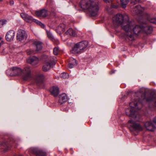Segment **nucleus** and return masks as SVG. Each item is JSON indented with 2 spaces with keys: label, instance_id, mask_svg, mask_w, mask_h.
Returning <instances> with one entry per match:
<instances>
[{
  "label": "nucleus",
  "instance_id": "b1692460",
  "mask_svg": "<svg viewBox=\"0 0 156 156\" xmlns=\"http://www.w3.org/2000/svg\"><path fill=\"white\" fill-rule=\"evenodd\" d=\"M121 4L123 8H125L129 2V0H120Z\"/></svg>",
  "mask_w": 156,
  "mask_h": 156
},
{
  "label": "nucleus",
  "instance_id": "412c9836",
  "mask_svg": "<svg viewBox=\"0 0 156 156\" xmlns=\"http://www.w3.org/2000/svg\"><path fill=\"white\" fill-rule=\"evenodd\" d=\"M66 34L73 37H75L76 35L75 31L72 28L69 29L66 32Z\"/></svg>",
  "mask_w": 156,
  "mask_h": 156
},
{
  "label": "nucleus",
  "instance_id": "4468645a",
  "mask_svg": "<svg viewBox=\"0 0 156 156\" xmlns=\"http://www.w3.org/2000/svg\"><path fill=\"white\" fill-rule=\"evenodd\" d=\"M142 28L143 29V32L147 34L151 33L153 30L152 27L149 25H147L146 24H144L142 26Z\"/></svg>",
  "mask_w": 156,
  "mask_h": 156
},
{
  "label": "nucleus",
  "instance_id": "473e14b6",
  "mask_svg": "<svg viewBox=\"0 0 156 156\" xmlns=\"http://www.w3.org/2000/svg\"><path fill=\"white\" fill-rule=\"evenodd\" d=\"M106 3H110L112 2L114 0H103Z\"/></svg>",
  "mask_w": 156,
  "mask_h": 156
},
{
  "label": "nucleus",
  "instance_id": "c9c22d12",
  "mask_svg": "<svg viewBox=\"0 0 156 156\" xmlns=\"http://www.w3.org/2000/svg\"><path fill=\"white\" fill-rule=\"evenodd\" d=\"M153 123L155 125H156V116L153 119Z\"/></svg>",
  "mask_w": 156,
  "mask_h": 156
},
{
  "label": "nucleus",
  "instance_id": "2f4dec72",
  "mask_svg": "<svg viewBox=\"0 0 156 156\" xmlns=\"http://www.w3.org/2000/svg\"><path fill=\"white\" fill-rule=\"evenodd\" d=\"M74 66H75L74 65H73V64L71 63L70 62H69V63L68 64V67L69 68H71V69L73 68Z\"/></svg>",
  "mask_w": 156,
  "mask_h": 156
},
{
  "label": "nucleus",
  "instance_id": "ddd939ff",
  "mask_svg": "<svg viewBox=\"0 0 156 156\" xmlns=\"http://www.w3.org/2000/svg\"><path fill=\"white\" fill-rule=\"evenodd\" d=\"M44 79V76L42 74H40L37 75L35 78V80L37 83V84L39 86L43 83Z\"/></svg>",
  "mask_w": 156,
  "mask_h": 156
},
{
  "label": "nucleus",
  "instance_id": "bb28decb",
  "mask_svg": "<svg viewBox=\"0 0 156 156\" xmlns=\"http://www.w3.org/2000/svg\"><path fill=\"white\" fill-rule=\"evenodd\" d=\"M69 62L75 66H76L77 65V61L73 58H71L70 59Z\"/></svg>",
  "mask_w": 156,
  "mask_h": 156
},
{
  "label": "nucleus",
  "instance_id": "c85d7f7f",
  "mask_svg": "<svg viewBox=\"0 0 156 156\" xmlns=\"http://www.w3.org/2000/svg\"><path fill=\"white\" fill-rule=\"evenodd\" d=\"M61 78L64 79H66L68 77V75L66 73H63L60 75Z\"/></svg>",
  "mask_w": 156,
  "mask_h": 156
},
{
  "label": "nucleus",
  "instance_id": "39448f33",
  "mask_svg": "<svg viewBox=\"0 0 156 156\" xmlns=\"http://www.w3.org/2000/svg\"><path fill=\"white\" fill-rule=\"evenodd\" d=\"M88 42L87 41H83L76 44L71 52L74 54H79L85 51L87 46Z\"/></svg>",
  "mask_w": 156,
  "mask_h": 156
},
{
  "label": "nucleus",
  "instance_id": "9b49d317",
  "mask_svg": "<svg viewBox=\"0 0 156 156\" xmlns=\"http://www.w3.org/2000/svg\"><path fill=\"white\" fill-rule=\"evenodd\" d=\"M146 129L150 131H153L156 128L155 125L151 122H147L144 124Z\"/></svg>",
  "mask_w": 156,
  "mask_h": 156
},
{
  "label": "nucleus",
  "instance_id": "5701e85b",
  "mask_svg": "<svg viewBox=\"0 0 156 156\" xmlns=\"http://www.w3.org/2000/svg\"><path fill=\"white\" fill-rule=\"evenodd\" d=\"M34 44L36 46L37 48L36 50L38 51L41 50L42 48V43L40 41H35L34 43Z\"/></svg>",
  "mask_w": 156,
  "mask_h": 156
},
{
  "label": "nucleus",
  "instance_id": "f3484780",
  "mask_svg": "<svg viewBox=\"0 0 156 156\" xmlns=\"http://www.w3.org/2000/svg\"><path fill=\"white\" fill-rule=\"evenodd\" d=\"M27 62L33 65H34L37 64L38 62V58L35 56L30 58L27 60Z\"/></svg>",
  "mask_w": 156,
  "mask_h": 156
},
{
  "label": "nucleus",
  "instance_id": "6ab92c4d",
  "mask_svg": "<svg viewBox=\"0 0 156 156\" xmlns=\"http://www.w3.org/2000/svg\"><path fill=\"white\" fill-rule=\"evenodd\" d=\"M35 14L38 17H45L47 15V11L45 9L37 11L36 12Z\"/></svg>",
  "mask_w": 156,
  "mask_h": 156
},
{
  "label": "nucleus",
  "instance_id": "72a5a7b5",
  "mask_svg": "<svg viewBox=\"0 0 156 156\" xmlns=\"http://www.w3.org/2000/svg\"><path fill=\"white\" fill-rule=\"evenodd\" d=\"M1 144L2 145L4 146L5 145L6 146H7L8 144L7 143L5 142H1Z\"/></svg>",
  "mask_w": 156,
  "mask_h": 156
},
{
  "label": "nucleus",
  "instance_id": "cd10ccee",
  "mask_svg": "<svg viewBox=\"0 0 156 156\" xmlns=\"http://www.w3.org/2000/svg\"><path fill=\"white\" fill-rule=\"evenodd\" d=\"M34 22L36 23L38 25H40L41 27L42 28H44V25L38 20H34Z\"/></svg>",
  "mask_w": 156,
  "mask_h": 156
},
{
  "label": "nucleus",
  "instance_id": "f704fd0d",
  "mask_svg": "<svg viewBox=\"0 0 156 156\" xmlns=\"http://www.w3.org/2000/svg\"><path fill=\"white\" fill-rule=\"evenodd\" d=\"M138 2H137V0H135L134 1H133L132 2V3L133 5H135Z\"/></svg>",
  "mask_w": 156,
  "mask_h": 156
},
{
  "label": "nucleus",
  "instance_id": "dca6fc26",
  "mask_svg": "<svg viewBox=\"0 0 156 156\" xmlns=\"http://www.w3.org/2000/svg\"><path fill=\"white\" fill-rule=\"evenodd\" d=\"M67 100L66 95L65 93H62L59 96V99L58 101L59 103L61 105L66 102Z\"/></svg>",
  "mask_w": 156,
  "mask_h": 156
},
{
  "label": "nucleus",
  "instance_id": "7c9ffc66",
  "mask_svg": "<svg viewBox=\"0 0 156 156\" xmlns=\"http://www.w3.org/2000/svg\"><path fill=\"white\" fill-rule=\"evenodd\" d=\"M27 54L28 55H30L32 54H34L35 52L31 50H28L27 51Z\"/></svg>",
  "mask_w": 156,
  "mask_h": 156
},
{
  "label": "nucleus",
  "instance_id": "423d86ee",
  "mask_svg": "<svg viewBox=\"0 0 156 156\" xmlns=\"http://www.w3.org/2000/svg\"><path fill=\"white\" fill-rule=\"evenodd\" d=\"M46 57L47 58L42 67L43 70L44 72H47L52 68L57 61L55 58L52 57H47V56H46Z\"/></svg>",
  "mask_w": 156,
  "mask_h": 156
},
{
  "label": "nucleus",
  "instance_id": "393cba45",
  "mask_svg": "<svg viewBox=\"0 0 156 156\" xmlns=\"http://www.w3.org/2000/svg\"><path fill=\"white\" fill-rule=\"evenodd\" d=\"M46 32L48 37L50 40L53 41L54 40V39L51 33L49 31H47Z\"/></svg>",
  "mask_w": 156,
  "mask_h": 156
},
{
  "label": "nucleus",
  "instance_id": "f03ea898",
  "mask_svg": "<svg viewBox=\"0 0 156 156\" xmlns=\"http://www.w3.org/2000/svg\"><path fill=\"white\" fill-rule=\"evenodd\" d=\"M134 96V101L129 103L130 107L126 110V113L127 115L132 118H135L136 121H139L140 118V115L136 114V112L137 110L140 109L138 107L137 105V103L140 101V97H141L142 99H145L147 101H152L154 103V106L156 107V94H155L153 96H151L148 98H145L143 90L142 89H140L135 93Z\"/></svg>",
  "mask_w": 156,
  "mask_h": 156
},
{
  "label": "nucleus",
  "instance_id": "9d476101",
  "mask_svg": "<svg viewBox=\"0 0 156 156\" xmlns=\"http://www.w3.org/2000/svg\"><path fill=\"white\" fill-rule=\"evenodd\" d=\"M21 17L26 22L29 23H31L32 22H34V19H33L32 17L29 16L25 13H22L20 14Z\"/></svg>",
  "mask_w": 156,
  "mask_h": 156
},
{
  "label": "nucleus",
  "instance_id": "ea45409f",
  "mask_svg": "<svg viewBox=\"0 0 156 156\" xmlns=\"http://www.w3.org/2000/svg\"><path fill=\"white\" fill-rule=\"evenodd\" d=\"M138 2H140V0H137Z\"/></svg>",
  "mask_w": 156,
  "mask_h": 156
},
{
  "label": "nucleus",
  "instance_id": "e433bc0d",
  "mask_svg": "<svg viewBox=\"0 0 156 156\" xmlns=\"http://www.w3.org/2000/svg\"><path fill=\"white\" fill-rule=\"evenodd\" d=\"M111 7L112 8H117L118 7V6L117 5H112L111 6Z\"/></svg>",
  "mask_w": 156,
  "mask_h": 156
},
{
  "label": "nucleus",
  "instance_id": "6e6552de",
  "mask_svg": "<svg viewBox=\"0 0 156 156\" xmlns=\"http://www.w3.org/2000/svg\"><path fill=\"white\" fill-rule=\"evenodd\" d=\"M128 123L130 128L134 130L140 131L143 129L142 126L137 122L131 120L128 121Z\"/></svg>",
  "mask_w": 156,
  "mask_h": 156
},
{
  "label": "nucleus",
  "instance_id": "aec40b11",
  "mask_svg": "<svg viewBox=\"0 0 156 156\" xmlns=\"http://www.w3.org/2000/svg\"><path fill=\"white\" fill-rule=\"evenodd\" d=\"M145 18L147 19L150 23L156 24V18H150L149 14L147 13H145L144 14Z\"/></svg>",
  "mask_w": 156,
  "mask_h": 156
},
{
  "label": "nucleus",
  "instance_id": "1a4fd4ad",
  "mask_svg": "<svg viewBox=\"0 0 156 156\" xmlns=\"http://www.w3.org/2000/svg\"><path fill=\"white\" fill-rule=\"evenodd\" d=\"M27 35L25 31L22 30H18L16 36L17 39L19 41H22L26 39Z\"/></svg>",
  "mask_w": 156,
  "mask_h": 156
},
{
  "label": "nucleus",
  "instance_id": "58836bf2",
  "mask_svg": "<svg viewBox=\"0 0 156 156\" xmlns=\"http://www.w3.org/2000/svg\"><path fill=\"white\" fill-rule=\"evenodd\" d=\"M14 2L13 1H11L10 2V4L11 5H12L13 4Z\"/></svg>",
  "mask_w": 156,
  "mask_h": 156
},
{
  "label": "nucleus",
  "instance_id": "4be33fe9",
  "mask_svg": "<svg viewBox=\"0 0 156 156\" xmlns=\"http://www.w3.org/2000/svg\"><path fill=\"white\" fill-rule=\"evenodd\" d=\"M65 26L64 24L62 23L60 24L58 26L57 33L60 34L61 33L64 32L65 31Z\"/></svg>",
  "mask_w": 156,
  "mask_h": 156
},
{
  "label": "nucleus",
  "instance_id": "7ed1b4c3",
  "mask_svg": "<svg viewBox=\"0 0 156 156\" xmlns=\"http://www.w3.org/2000/svg\"><path fill=\"white\" fill-rule=\"evenodd\" d=\"M80 5L83 9L87 10L92 16L96 15L99 10L98 4L92 0H81Z\"/></svg>",
  "mask_w": 156,
  "mask_h": 156
},
{
  "label": "nucleus",
  "instance_id": "20e7f679",
  "mask_svg": "<svg viewBox=\"0 0 156 156\" xmlns=\"http://www.w3.org/2000/svg\"><path fill=\"white\" fill-rule=\"evenodd\" d=\"M10 70L12 75L22 76L24 80H27L31 77L30 69L28 66H26L23 70L18 67L14 66L10 68Z\"/></svg>",
  "mask_w": 156,
  "mask_h": 156
},
{
  "label": "nucleus",
  "instance_id": "f257e3e1",
  "mask_svg": "<svg viewBox=\"0 0 156 156\" xmlns=\"http://www.w3.org/2000/svg\"><path fill=\"white\" fill-rule=\"evenodd\" d=\"M112 20L114 23L121 25L125 32V37L129 41L133 40L135 35L138 36L143 32L142 26L134 25L133 22L129 21V16L126 14H117L113 18Z\"/></svg>",
  "mask_w": 156,
  "mask_h": 156
},
{
  "label": "nucleus",
  "instance_id": "f8f14e48",
  "mask_svg": "<svg viewBox=\"0 0 156 156\" xmlns=\"http://www.w3.org/2000/svg\"><path fill=\"white\" fill-rule=\"evenodd\" d=\"M15 33L13 30L8 31L6 34L5 38L6 40L9 41L13 40L15 36Z\"/></svg>",
  "mask_w": 156,
  "mask_h": 156
},
{
  "label": "nucleus",
  "instance_id": "a878e982",
  "mask_svg": "<svg viewBox=\"0 0 156 156\" xmlns=\"http://www.w3.org/2000/svg\"><path fill=\"white\" fill-rule=\"evenodd\" d=\"M7 23V21L5 20H0V28L2 27L3 25H5Z\"/></svg>",
  "mask_w": 156,
  "mask_h": 156
},
{
  "label": "nucleus",
  "instance_id": "c756f323",
  "mask_svg": "<svg viewBox=\"0 0 156 156\" xmlns=\"http://www.w3.org/2000/svg\"><path fill=\"white\" fill-rule=\"evenodd\" d=\"M59 52V48L58 47H55L53 49V53L55 55L58 54Z\"/></svg>",
  "mask_w": 156,
  "mask_h": 156
},
{
  "label": "nucleus",
  "instance_id": "0eeeda50",
  "mask_svg": "<svg viewBox=\"0 0 156 156\" xmlns=\"http://www.w3.org/2000/svg\"><path fill=\"white\" fill-rule=\"evenodd\" d=\"M29 151L36 156H47L46 152L39 147H31L29 149Z\"/></svg>",
  "mask_w": 156,
  "mask_h": 156
},
{
  "label": "nucleus",
  "instance_id": "4c0bfd02",
  "mask_svg": "<svg viewBox=\"0 0 156 156\" xmlns=\"http://www.w3.org/2000/svg\"><path fill=\"white\" fill-rule=\"evenodd\" d=\"M3 41L2 40V38H0V47H1V45L3 44Z\"/></svg>",
  "mask_w": 156,
  "mask_h": 156
},
{
  "label": "nucleus",
  "instance_id": "2eb2a0df",
  "mask_svg": "<svg viewBox=\"0 0 156 156\" xmlns=\"http://www.w3.org/2000/svg\"><path fill=\"white\" fill-rule=\"evenodd\" d=\"M143 10V8L141 7L140 5H137L134 8V11L135 12L136 15L140 16L142 15V14Z\"/></svg>",
  "mask_w": 156,
  "mask_h": 156
},
{
  "label": "nucleus",
  "instance_id": "a211bd4d",
  "mask_svg": "<svg viewBox=\"0 0 156 156\" xmlns=\"http://www.w3.org/2000/svg\"><path fill=\"white\" fill-rule=\"evenodd\" d=\"M50 92L54 97H56L59 94V89L57 87L53 86L50 88Z\"/></svg>",
  "mask_w": 156,
  "mask_h": 156
}]
</instances>
